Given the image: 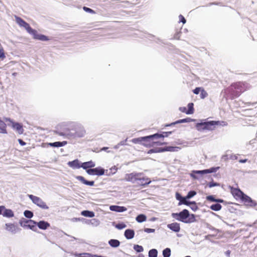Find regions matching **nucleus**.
<instances>
[{"instance_id": "obj_1", "label": "nucleus", "mask_w": 257, "mask_h": 257, "mask_svg": "<svg viewBox=\"0 0 257 257\" xmlns=\"http://www.w3.org/2000/svg\"><path fill=\"white\" fill-rule=\"evenodd\" d=\"M247 89V84L243 82H237L232 83L229 87L225 90L227 97L233 99L239 97L242 93Z\"/></svg>"}, {"instance_id": "obj_2", "label": "nucleus", "mask_w": 257, "mask_h": 257, "mask_svg": "<svg viewBox=\"0 0 257 257\" xmlns=\"http://www.w3.org/2000/svg\"><path fill=\"white\" fill-rule=\"evenodd\" d=\"M171 216L178 221L184 223L190 224L198 221V215L190 213L189 210H182L179 213H172Z\"/></svg>"}, {"instance_id": "obj_3", "label": "nucleus", "mask_w": 257, "mask_h": 257, "mask_svg": "<svg viewBox=\"0 0 257 257\" xmlns=\"http://www.w3.org/2000/svg\"><path fill=\"white\" fill-rule=\"evenodd\" d=\"M15 20L16 23L20 26L24 27L27 31L30 34L33 36V38L35 39H37L42 41H46L49 40L48 37L44 35L39 34L37 31L34 29H33L30 26V25L23 20L21 18L15 16Z\"/></svg>"}, {"instance_id": "obj_4", "label": "nucleus", "mask_w": 257, "mask_h": 257, "mask_svg": "<svg viewBox=\"0 0 257 257\" xmlns=\"http://www.w3.org/2000/svg\"><path fill=\"white\" fill-rule=\"evenodd\" d=\"M158 137V133L145 137V141L142 143V145L150 148L167 144V143L161 141Z\"/></svg>"}, {"instance_id": "obj_5", "label": "nucleus", "mask_w": 257, "mask_h": 257, "mask_svg": "<svg viewBox=\"0 0 257 257\" xmlns=\"http://www.w3.org/2000/svg\"><path fill=\"white\" fill-rule=\"evenodd\" d=\"M68 126L70 127H72V130L75 131L74 133L71 135L73 138H82L85 136L86 130L82 124L71 122Z\"/></svg>"}, {"instance_id": "obj_6", "label": "nucleus", "mask_w": 257, "mask_h": 257, "mask_svg": "<svg viewBox=\"0 0 257 257\" xmlns=\"http://www.w3.org/2000/svg\"><path fill=\"white\" fill-rule=\"evenodd\" d=\"M220 124L219 121H209L204 122H199L196 124V128L198 131L204 130L213 131L216 128V125Z\"/></svg>"}, {"instance_id": "obj_7", "label": "nucleus", "mask_w": 257, "mask_h": 257, "mask_svg": "<svg viewBox=\"0 0 257 257\" xmlns=\"http://www.w3.org/2000/svg\"><path fill=\"white\" fill-rule=\"evenodd\" d=\"M19 224L24 228L29 229L35 232L37 231V228L36 227V221L35 220L22 217L19 220Z\"/></svg>"}, {"instance_id": "obj_8", "label": "nucleus", "mask_w": 257, "mask_h": 257, "mask_svg": "<svg viewBox=\"0 0 257 257\" xmlns=\"http://www.w3.org/2000/svg\"><path fill=\"white\" fill-rule=\"evenodd\" d=\"M73 222L81 221L83 224H90L93 226L96 227L100 224V221L96 218H92L90 219L84 218L83 217H74L71 219Z\"/></svg>"}, {"instance_id": "obj_9", "label": "nucleus", "mask_w": 257, "mask_h": 257, "mask_svg": "<svg viewBox=\"0 0 257 257\" xmlns=\"http://www.w3.org/2000/svg\"><path fill=\"white\" fill-rule=\"evenodd\" d=\"M151 182L150 178L144 176L142 173H141V175L138 177L137 181L136 183V186H145Z\"/></svg>"}, {"instance_id": "obj_10", "label": "nucleus", "mask_w": 257, "mask_h": 257, "mask_svg": "<svg viewBox=\"0 0 257 257\" xmlns=\"http://www.w3.org/2000/svg\"><path fill=\"white\" fill-rule=\"evenodd\" d=\"M141 175V173L133 172L126 174L123 180L127 182H131L133 184L136 183L138 177Z\"/></svg>"}, {"instance_id": "obj_11", "label": "nucleus", "mask_w": 257, "mask_h": 257, "mask_svg": "<svg viewBox=\"0 0 257 257\" xmlns=\"http://www.w3.org/2000/svg\"><path fill=\"white\" fill-rule=\"evenodd\" d=\"M6 121H9L11 123L12 127L16 130L20 135L23 134L24 133V128L23 125L18 122L13 121L11 118L6 117L4 118Z\"/></svg>"}, {"instance_id": "obj_12", "label": "nucleus", "mask_w": 257, "mask_h": 257, "mask_svg": "<svg viewBox=\"0 0 257 257\" xmlns=\"http://www.w3.org/2000/svg\"><path fill=\"white\" fill-rule=\"evenodd\" d=\"M29 197L32 200L33 203L36 204L38 206L44 209L48 208L45 203L40 198L33 195H29Z\"/></svg>"}, {"instance_id": "obj_13", "label": "nucleus", "mask_w": 257, "mask_h": 257, "mask_svg": "<svg viewBox=\"0 0 257 257\" xmlns=\"http://www.w3.org/2000/svg\"><path fill=\"white\" fill-rule=\"evenodd\" d=\"M230 189L232 195L236 200L239 199L241 200L245 194L238 188L230 187Z\"/></svg>"}, {"instance_id": "obj_14", "label": "nucleus", "mask_w": 257, "mask_h": 257, "mask_svg": "<svg viewBox=\"0 0 257 257\" xmlns=\"http://www.w3.org/2000/svg\"><path fill=\"white\" fill-rule=\"evenodd\" d=\"M241 201L245 205L247 206L250 207H255L257 206V203L255 202V201L252 200L250 197L246 194H244Z\"/></svg>"}, {"instance_id": "obj_15", "label": "nucleus", "mask_w": 257, "mask_h": 257, "mask_svg": "<svg viewBox=\"0 0 257 257\" xmlns=\"http://www.w3.org/2000/svg\"><path fill=\"white\" fill-rule=\"evenodd\" d=\"M6 229L13 234H15L21 231L18 225H15L13 223H6Z\"/></svg>"}, {"instance_id": "obj_16", "label": "nucleus", "mask_w": 257, "mask_h": 257, "mask_svg": "<svg viewBox=\"0 0 257 257\" xmlns=\"http://www.w3.org/2000/svg\"><path fill=\"white\" fill-rule=\"evenodd\" d=\"M86 172L90 175L101 176L104 174V170L100 167H97L94 169H87Z\"/></svg>"}, {"instance_id": "obj_17", "label": "nucleus", "mask_w": 257, "mask_h": 257, "mask_svg": "<svg viewBox=\"0 0 257 257\" xmlns=\"http://www.w3.org/2000/svg\"><path fill=\"white\" fill-rule=\"evenodd\" d=\"M187 107V108L186 107H179V110L187 114H193L194 111V104L192 102L188 103Z\"/></svg>"}, {"instance_id": "obj_18", "label": "nucleus", "mask_w": 257, "mask_h": 257, "mask_svg": "<svg viewBox=\"0 0 257 257\" xmlns=\"http://www.w3.org/2000/svg\"><path fill=\"white\" fill-rule=\"evenodd\" d=\"M213 172V168L210 169H206L201 171L194 170L192 171V173L191 174V176L194 179H198V177L196 174L203 175L205 174L211 173Z\"/></svg>"}, {"instance_id": "obj_19", "label": "nucleus", "mask_w": 257, "mask_h": 257, "mask_svg": "<svg viewBox=\"0 0 257 257\" xmlns=\"http://www.w3.org/2000/svg\"><path fill=\"white\" fill-rule=\"evenodd\" d=\"M37 226L41 230H46L50 226V224L44 220L39 221H36V227Z\"/></svg>"}, {"instance_id": "obj_20", "label": "nucleus", "mask_w": 257, "mask_h": 257, "mask_svg": "<svg viewBox=\"0 0 257 257\" xmlns=\"http://www.w3.org/2000/svg\"><path fill=\"white\" fill-rule=\"evenodd\" d=\"M167 226L168 228L176 233L179 232L181 229L180 224L177 222L168 224Z\"/></svg>"}, {"instance_id": "obj_21", "label": "nucleus", "mask_w": 257, "mask_h": 257, "mask_svg": "<svg viewBox=\"0 0 257 257\" xmlns=\"http://www.w3.org/2000/svg\"><path fill=\"white\" fill-rule=\"evenodd\" d=\"M135 234V230L133 229H126L124 232V236L126 239L130 240L133 239Z\"/></svg>"}, {"instance_id": "obj_22", "label": "nucleus", "mask_w": 257, "mask_h": 257, "mask_svg": "<svg viewBox=\"0 0 257 257\" xmlns=\"http://www.w3.org/2000/svg\"><path fill=\"white\" fill-rule=\"evenodd\" d=\"M95 166V164L92 161H90L86 162H84L81 164V167L84 169L87 170L88 169H91Z\"/></svg>"}, {"instance_id": "obj_23", "label": "nucleus", "mask_w": 257, "mask_h": 257, "mask_svg": "<svg viewBox=\"0 0 257 257\" xmlns=\"http://www.w3.org/2000/svg\"><path fill=\"white\" fill-rule=\"evenodd\" d=\"M176 197L178 200L180 201L179 204H185L189 205L191 203L187 201V197L186 198L182 197L179 194H176Z\"/></svg>"}, {"instance_id": "obj_24", "label": "nucleus", "mask_w": 257, "mask_h": 257, "mask_svg": "<svg viewBox=\"0 0 257 257\" xmlns=\"http://www.w3.org/2000/svg\"><path fill=\"white\" fill-rule=\"evenodd\" d=\"M108 243L111 247L116 248L120 245V242L116 239H110Z\"/></svg>"}, {"instance_id": "obj_25", "label": "nucleus", "mask_w": 257, "mask_h": 257, "mask_svg": "<svg viewBox=\"0 0 257 257\" xmlns=\"http://www.w3.org/2000/svg\"><path fill=\"white\" fill-rule=\"evenodd\" d=\"M76 178L81 182L82 183L89 186H93L94 184V182L93 181H89L85 179V178L81 176H77Z\"/></svg>"}, {"instance_id": "obj_26", "label": "nucleus", "mask_w": 257, "mask_h": 257, "mask_svg": "<svg viewBox=\"0 0 257 257\" xmlns=\"http://www.w3.org/2000/svg\"><path fill=\"white\" fill-rule=\"evenodd\" d=\"M68 165L69 167L72 168H81V165L79 164L78 160L76 159L73 161H70L68 163Z\"/></svg>"}, {"instance_id": "obj_27", "label": "nucleus", "mask_w": 257, "mask_h": 257, "mask_svg": "<svg viewBox=\"0 0 257 257\" xmlns=\"http://www.w3.org/2000/svg\"><path fill=\"white\" fill-rule=\"evenodd\" d=\"M81 215L85 217L92 218L95 216V213L94 212L89 210H83L81 212Z\"/></svg>"}, {"instance_id": "obj_28", "label": "nucleus", "mask_w": 257, "mask_h": 257, "mask_svg": "<svg viewBox=\"0 0 257 257\" xmlns=\"http://www.w3.org/2000/svg\"><path fill=\"white\" fill-rule=\"evenodd\" d=\"M147 216L144 214H140L137 216L136 217V220L138 223H143L146 221L147 220Z\"/></svg>"}, {"instance_id": "obj_29", "label": "nucleus", "mask_w": 257, "mask_h": 257, "mask_svg": "<svg viewBox=\"0 0 257 257\" xmlns=\"http://www.w3.org/2000/svg\"><path fill=\"white\" fill-rule=\"evenodd\" d=\"M67 144L66 141H63L62 142H56L54 143H50L48 144V145L53 147H61L65 146Z\"/></svg>"}, {"instance_id": "obj_30", "label": "nucleus", "mask_w": 257, "mask_h": 257, "mask_svg": "<svg viewBox=\"0 0 257 257\" xmlns=\"http://www.w3.org/2000/svg\"><path fill=\"white\" fill-rule=\"evenodd\" d=\"M115 222H113L112 225L117 229L121 230L126 227V225L123 222H119L118 223L114 224Z\"/></svg>"}, {"instance_id": "obj_31", "label": "nucleus", "mask_w": 257, "mask_h": 257, "mask_svg": "<svg viewBox=\"0 0 257 257\" xmlns=\"http://www.w3.org/2000/svg\"><path fill=\"white\" fill-rule=\"evenodd\" d=\"M3 216L7 218H11L14 216V213L12 210H4Z\"/></svg>"}, {"instance_id": "obj_32", "label": "nucleus", "mask_w": 257, "mask_h": 257, "mask_svg": "<svg viewBox=\"0 0 257 257\" xmlns=\"http://www.w3.org/2000/svg\"><path fill=\"white\" fill-rule=\"evenodd\" d=\"M193 121V119L190 118H184V119H180L175 122H173V123H171V124H167L166 125V126H171L173 124H175L176 123H182V122H191Z\"/></svg>"}, {"instance_id": "obj_33", "label": "nucleus", "mask_w": 257, "mask_h": 257, "mask_svg": "<svg viewBox=\"0 0 257 257\" xmlns=\"http://www.w3.org/2000/svg\"><path fill=\"white\" fill-rule=\"evenodd\" d=\"M158 251L157 249L153 248L150 249L148 252L149 257H157Z\"/></svg>"}, {"instance_id": "obj_34", "label": "nucleus", "mask_w": 257, "mask_h": 257, "mask_svg": "<svg viewBox=\"0 0 257 257\" xmlns=\"http://www.w3.org/2000/svg\"><path fill=\"white\" fill-rule=\"evenodd\" d=\"M162 254L163 257H170L171 254V250L169 247H166L163 250Z\"/></svg>"}, {"instance_id": "obj_35", "label": "nucleus", "mask_w": 257, "mask_h": 257, "mask_svg": "<svg viewBox=\"0 0 257 257\" xmlns=\"http://www.w3.org/2000/svg\"><path fill=\"white\" fill-rule=\"evenodd\" d=\"M133 248L137 253H141L144 250L143 246L139 244H134Z\"/></svg>"}, {"instance_id": "obj_36", "label": "nucleus", "mask_w": 257, "mask_h": 257, "mask_svg": "<svg viewBox=\"0 0 257 257\" xmlns=\"http://www.w3.org/2000/svg\"><path fill=\"white\" fill-rule=\"evenodd\" d=\"M24 215L27 219H31L34 215V213L29 210H25L24 212Z\"/></svg>"}, {"instance_id": "obj_37", "label": "nucleus", "mask_w": 257, "mask_h": 257, "mask_svg": "<svg viewBox=\"0 0 257 257\" xmlns=\"http://www.w3.org/2000/svg\"><path fill=\"white\" fill-rule=\"evenodd\" d=\"M172 133L171 132H163L162 134H158V136H159V138H160V140L163 142L164 138L165 137H168L170 134Z\"/></svg>"}, {"instance_id": "obj_38", "label": "nucleus", "mask_w": 257, "mask_h": 257, "mask_svg": "<svg viewBox=\"0 0 257 257\" xmlns=\"http://www.w3.org/2000/svg\"><path fill=\"white\" fill-rule=\"evenodd\" d=\"M144 231L148 233H154L155 232V229L153 228H144V229H140L137 231V233H139V232H143V231Z\"/></svg>"}, {"instance_id": "obj_39", "label": "nucleus", "mask_w": 257, "mask_h": 257, "mask_svg": "<svg viewBox=\"0 0 257 257\" xmlns=\"http://www.w3.org/2000/svg\"><path fill=\"white\" fill-rule=\"evenodd\" d=\"M145 141V137H140L138 138H135L132 140V142L137 144V143H141L142 144V143H144Z\"/></svg>"}, {"instance_id": "obj_40", "label": "nucleus", "mask_w": 257, "mask_h": 257, "mask_svg": "<svg viewBox=\"0 0 257 257\" xmlns=\"http://www.w3.org/2000/svg\"><path fill=\"white\" fill-rule=\"evenodd\" d=\"M208 96L207 92L204 90L203 88L201 89L200 91V98L201 99H204Z\"/></svg>"}, {"instance_id": "obj_41", "label": "nucleus", "mask_w": 257, "mask_h": 257, "mask_svg": "<svg viewBox=\"0 0 257 257\" xmlns=\"http://www.w3.org/2000/svg\"><path fill=\"white\" fill-rule=\"evenodd\" d=\"M176 148L174 147H167L165 148L161 149L162 152L165 151H175Z\"/></svg>"}, {"instance_id": "obj_42", "label": "nucleus", "mask_w": 257, "mask_h": 257, "mask_svg": "<svg viewBox=\"0 0 257 257\" xmlns=\"http://www.w3.org/2000/svg\"><path fill=\"white\" fill-rule=\"evenodd\" d=\"M159 152H162L161 149L156 148L150 150L148 151V154L156 153Z\"/></svg>"}, {"instance_id": "obj_43", "label": "nucleus", "mask_w": 257, "mask_h": 257, "mask_svg": "<svg viewBox=\"0 0 257 257\" xmlns=\"http://www.w3.org/2000/svg\"><path fill=\"white\" fill-rule=\"evenodd\" d=\"M97 254H92L90 253H83V255L82 257H97Z\"/></svg>"}, {"instance_id": "obj_44", "label": "nucleus", "mask_w": 257, "mask_h": 257, "mask_svg": "<svg viewBox=\"0 0 257 257\" xmlns=\"http://www.w3.org/2000/svg\"><path fill=\"white\" fill-rule=\"evenodd\" d=\"M196 192L195 191H191L188 192L186 197L187 198H190L193 197L195 195H196Z\"/></svg>"}, {"instance_id": "obj_45", "label": "nucleus", "mask_w": 257, "mask_h": 257, "mask_svg": "<svg viewBox=\"0 0 257 257\" xmlns=\"http://www.w3.org/2000/svg\"><path fill=\"white\" fill-rule=\"evenodd\" d=\"M83 9L86 12H88V13H91V14H94L95 13V12L93 10H92V9H90L89 8H87V7H84Z\"/></svg>"}, {"instance_id": "obj_46", "label": "nucleus", "mask_w": 257, "mask_h": 257, "mask_svg": "<svg viewBox=\"0 0 257 257\" xmlns=\"http://www.w3.org/2000/svg\"><path fill=\"white\" fill-rule=\"evenodd\" d=\"M205 225H206V226L207 228H209V229H210L211 230H214V231L217 230V229H216L215 227H214L213 226H212V225H211L210 224H209L208 223H206Z\"/></svg>"}, {"instance_id": "obj_47", "label": "nucleus", "mask_w": 257, "mask_h": 257, "mask_svg": "<svg viewBox=\"0 0 257 257\" xmlns=\"http://www.w3.org/2000/svg\"><path fill=\"white\" fill-rule=\"evenodd\" d=\"M5 58L4 50L3 48L0 49V58L3 60Z\"/></svg>"}, {"instance_id": "obj_48", "label": "nucleus", "mask_w": 257, "mask_h": 257, "mask_svg": "<svg viewBox=\"0 0 257 257\" xmlns=\"http://www.w3.org/2000/svg\"><path fill=\"white\" fill-rule=\"evenodd\" d=\"M202 87H196L193 90V92L195 94H198L199 92L201 91Z\"/></svg>"}, {"instance_id": "obj_49", "label": "nucleus", "mask_w": 257, "mask_h": 257, "mask_svg": "<svg viewBox=\"0 0 257 257\" xmlns=\"http://www.w3.org/2000/svg\"><path fill=\"white\" fill-rule=\"evenodd\" d=\"M221 205L218 203L214 204V205H212L211 206V209H221Z\"/></svg>"}, {"instance_id": "obj_50", "label": "nucleus", "mask_w": 257, "mask_h": 257, "mask_svg": "<svg viewBox=\"0 0 257 257\" xmlns=\"http://www.w3.org/2000/svg\"><path fill=\"white\" fill-rule=\"evenodd\" d=\"M179 18L180 21L182 22L183 24H185L186 22V19L182 15H179Z\"/></svg>"}, {"instance_id": "obj_51", "label": "nucleus", "mask_w": 257, "mask_h": 257, "mask_svg": "<svg viewBox=\"0 0 257 257\" xmlns=\"http://www.w3.org/2000/svg\"><path fill=\"white\" fill-rule=\"evenodd\" d=\"M234 210V211L230 210V212L231 213H235L238 214L239 215H241L243 214L241 211V210L238 209V210Z\"/></svg>"}, {"instance_id": "obj_52", "label": "nucleus", "mask_w": 257, "mask_h": 257, "mask_svg": "<svg viewBox=\"0 0 257 257\" xmlns=\"http://www.w3.org/2000/svg\"><path fill=\"white\" fill-rule=\"evenodd\" d=\"M109 209H126V208L124 207H120V206H110Z\"/></svg>"}, {"instance_id": "obj_53", "label": "nucleus", "mask_w": 257, "mask_h": 257, "mask_svg": "<svg viewBox=\"0 0 257 257\" xmlns=\"http://www.w3.org/2000/svg\"><path fill=\"white\" fill-rule=\"evenodd\" d=\"M18 142L21 146H25L26 144L25 142L20 139H18Z\"/></svg>"}, {"instance_id": "obj_54", "label": "nucleus", "mask_w": 257, "mask_h": 257, "mask_svg": "<svg viewBox=\"0 0 257 257\" xmlns=\"http://www.w3.org/2000/svg\"><path fill=\"white\" fill-rule=\"evenodd\" d=\"M230 253L231 251L230 250H227L224 253L227 257H230Z\"/></svg>"}, {"instance_id": "obj_55", "label": "nucleus", "mask_w": 257, "mask_h": 257, "mask_svg": "<svg viewBox=\"0 0 257 257\" xmlns=\"http://www.w3.org/2000/svg\"><path fill=\"white\" fill-rule=\"evenodd\" d=\"M157 219H158V218L155 217H151L150 219H149V220L150 221L153 222V221H156Z\"/></svg>"}, {"instance_id": "obj_56", "label": "nucleus", "mask_w": 257, "mask_h": 257, "mask_svg": "<svg viewBox=\"0 0 257 257\" xmlns=\"http://www.w3.org/2000/svg\"><path fill=\"white\" fill-rule=\"evenodd\" d=\"M111 211H113L116 212H123L124 211H126V210H111Z\"/></svg>"}, {"instance_id": "obj_57", "label": "nucleus", "mask_w": 257, "mask_h": 257, "mask_svg": "<svg viewBox=\"0 0 257 257\" xmlns=\"http://www.w3.org/2000/svg\"><path fill=\"white\" fill-rule=\"evenodd\" d=\"M65 234H66V235H67L68 236H70V237H72L74 240H77V238L76 237H74V236H71L70 235H69L67 234L66 233H65Z\"/></svg>"}, {"instance_id": "obj_58", "label": "nucleus", "mask_w": 257, "mask_h": 257, "mask_svg": "<svg viewBox=\"0 0 257 257\" xmlns=\"http://www.w3.org/2000/svg\"><path fill=\"white\" fill-rule=\"evenodd\" d=\"M83 255V253H80L78 254V257H82Z\"/></svg>"}, {"instance_id": "obj_59", "label": "nucleus", "mask_w": 257, "mask_h": 257, "mask_svg": "<svg viewBox=\"0 0 257 257\" xmlns=\"http://www.w3.org/2000/svg\"><path fill=\"white\" fill-rule=\"evenodd\" d=\"M212 236V235H206V236H205V238L206 239H207L208 238V237H209V236Z\"/></svg>"}, {"instance_id": "obj_60", "label": "nucleus", "mask_w": 257, "mask_h": 257, "mask_svg": "<svg viewBox=\"0 0 257 257\" xmlns=\"http://www.w3.org/2000/svg\"><path fill=\"white\" fill-rule=\"evenodd\" d=\"M4 210H0V215H3Z\"/></svg>"}, {"instance_id": "obj_61", "label": "nucleus", "mask_w": 257, "mask_h": 257, "mask_svg": "<svg viewBox=\"0 0 257 257\" xmlns=\"http://www.w3.org/2000/svg\"><path fill=\"white\" fill-rule=\"evenodd\" d=\"M107 149V147H103V148H102L101 150H106Z\"/></svg>"}, {"instance_id": "obj_62", "label": "nucleus", "mask_w": 257, "mask_h": 257, "mask_svg": "<svg viewBox=\"0 0 257 257\" xmlns=\"http://www.w3.org/2000/svg\"><path fill=\"white\" fill-rule=\"evenodd\" d=\"M78 253H75L74 254V255L75 257H78Z\"/></svg>"}, {"instance_id": "obj_63", "label": "nucleus", "mask_w": 257, "mask_h": 257, "mask_svg": "<svg viewBox=\"0 0 257 257\" xmlns=\"http://www.w3.org/2000/svg\"><path fill=\"white\" fill-rule=\"evenodd\" d=\"M245 161H246L245 160H240V162L244 163V162H245Z\"/></svg>"}, {"instance_id": "obj_64", "label": "nucleus", "mask_w": 257, "mask_h": 257, "mask_svg": "<svg viewBox=\"0 0 257 257\" xmlns=\"http://www.w3.org/2000/svg\"><path fill=\"white\" fill-rule=\"evenodd\" d=\"M0 209H5V207H4V206H0Z\"/></svg>"}]
</instances>
